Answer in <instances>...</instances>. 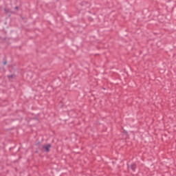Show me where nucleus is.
<instances>
[{
	"instance_id": "3",
	"label": "nucleus",
	"mask_w": 176,
	"mask_h": 176,
	"mask_svg": "<svg viewBox=\"0 0 176 176\" xmlns=\"http://www.w3.org/2000/svg\"><path fill=\"white\" fill-rule=\"evenodd\" d=\"M16 9H17V7H16Z\"/></svg>"
},
{
	"instance_id": "2",
	"label": "nucleus",
	"mask_w": 176,
	"mask_h": 176,
	"mask_svg": "<svg viewBox=\"0 0 176 176\" xmlns=\"http://www.w3.org/2000/svg\"><path fill=\"white\" fill-rule=\"evenodd\" d=\"M129 168H131V170H135V164L131 165Z\"/></svg>"
},
{
	"instance_id": "1",
	"label": "nucleus",
	"mask_w": 176,
	"mask_h": 176,
	"mask_svg": "<svg viewBox=\"0 0 176 176\" xmlns=\"http://www.w3.org/2000/svg\"><path fill=\"white\" fill-rule=\"evenodd\" d=\"M50 148H52V146L50 144H47L44 146L45 152H49V151H50Z\"/></svg>"
}]
</instances>
